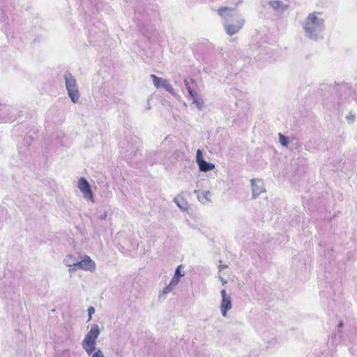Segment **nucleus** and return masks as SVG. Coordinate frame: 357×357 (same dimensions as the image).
I'll return each mask as SVG.
<instances>
[{
    "label": "nucleus",
    "instance_id": "9b49d317",
    "mask_svg": "<svg viewBox=\"0 0 357 357\" xmlns=\"http://www.w3.org/2000/svg\"><path fill=\"white\" fill-rule=\"evenodd\" d=\"M174 202L183 211H187L189 208V204L188 202L183 197L181 194L174 198Z\"/></svg>",
    "mask_w": 357,
    "mask_h": 357
},
{
    "label": "nucleus",
    "instance_id": "412c9836",
    "mask_svg": "<svg viewBox=\"0 0 357 357\" xmlns=\"http://www.w3.org/2000/svg\"><path fill=\"white\" fill-rule=\"evenodd\" d=\"M174 288H173L169 284L163 289V294H167L171 292Z\"/></svg>",
    "mask_w": 357,
    "mask_h": 357
},
{
    "label": "nucleus",
    "instance_id": "6ab92c4d",
    "mask_svg": "<svg viewBox=\"0 0 357 357\" xmlns=\"http://www.w3.org/2000/svg\"><path fill=\"white\" fill-rule=\"evenodd\" d=\"M203 158H202V153L201 151V150L198 149L196 152V160H197V164L199 165V162H200V160H203Z\"/></svg>",
    "mask_w": 357,
    "mask_h": 357
},
{
    "label": "nucleus",
    "instance_id": "f257e3e1",
    "mask_svg": "<svg viewBox=\"0 0 357 357\" xmlns=\"http://www.w3.org/2000/svg\"><path fill=\"white\" fill-rule=\"evenodd\" d=\"M325 20L318 12L309 13L302 22V28L306 38L317 41L324 38Z\"/></svg>",
    "mask_w": 357,
    "mask_h": 357
},
{
    "label": "nucleus",
    "instance_id": "4468645a",
    "mask_svg": "<svg viewBox=\"0 0 357 357\" xmlns=\"http://www.w3.org/2000/svg\"><path fill=\"white\" fill-rule=\"evenodd\" d=\"M193 100V103L196 105L197 107L202 110L204 107V100L198 96L197 93H195L194 96H191Z\"/></svg>",
    "mask_w": 357,
    "mask_h": 357
},
{
    "label": "nucleus",
    "instance_id": "f03ea898",
    "mask_svg": "<svg viewBox=\"0 0 357 357\" xmlns=\"http://www.w3.org/2000/svg\"><path fill=\"white\" fill-rule=\"evenodd\" d=\"M217 12L222 18L225 32L229 36L237 33L245 24L243 17L238 14L234 8L222 7L218 8Z\"/></svg>",
    "mask_w": 357,
    "mask_h": 357
},
{
    "label": "nucleus",
    "instance_id": "f8f14e48",
    "mask_svg": "<svg viewBox=\"0 0 357 357\" xmlns=\"http://www.w3.org/2000/svg\"><path fill=\"white\" fill-rule=\"evenodd\" d=\"M77 261L78 260L75 258V256L73 255H68L64 258L63 263L66 266L69 267L70 269H72L75 268V265L77 264Z\"/></svg>",
    "mask_w": 357,
    "mask_h": 357
},
{
    "label": "nucleus",
    "instance_id": "1a4fd4ad",
    "mask_svg": "<svg viewBox=\"0 0 357 357\" xmlns=\"http://www.w3.org/2000/svg\"><path fill=\"white\" fill-rule=\"evenodd\" d=\"M269 5L278 13H282L289 7V0H271Z\"/></svg>",
    "mask_w": 357,
    "mask_h": 357
},
{
    "label": "nucleus",
    "instance_id": "7ed1b4c3",
    "mask_svg": "<svg viewBox=\"0 0 357 357\" xmlns=\"http://www.w3.org/2000/svg\"><path fill=\"white\" fill-rule=\"evenodd\" d=\"M100 333L98 325L93 324L82 342V348L89 356L96 350V340Z\"/></svg>",
    "mask_w": 357,
    "mask_h": 357
},
{
    "label": "nucleus",
    "instance_id": "b1692460",
    "mask_svg": "<svg viewBox=\"0 0 357 357\" xmlns=\"http://www.w3.org/2000/svg\"><path fill=\"white\" fill-rule=\"evenodd\" d=\"M183 274H181L180 271H179V267H178L175 271V274H174V277H178V278L181 276H183Z\"/></svg>",
    "mask_w": 357,
    "mask_h": 357
},
{
    "label": "nucleus",
    "instance_id": "39448f33",
    "mask_svg": "<svg viewBox=\"0 0 357 357\" xmlns=\"http://www.w3.org/2000/svg\"><path fill=\"white\" fill-rule=\"evenodd\" d=\"M96 268V265L94 261L88 255H84L79 257L77 261L75 268L69 269L70 271H75L77 270H82L85 271L94 272Z\"/></svg>",
    "mask_w": 357,
    "mask_h": 357
},
{
    "label": "nucleus",
    "instance_id": "5701e85b",
    "mask_svg": "<svg viewBox=\"0 0 357 357\" xmlns=\"http://www.w3.org/2000/svg\"><path fill=\"white\" fill-rule=\"evenodd\" d=\"M107 216V213L106 211H105L104 213H102V214L99 215L98 216V218L100 219V220H105L106 219Z\"/></svg>",
    "mask_w": 357,
    "mask_h": 357
},
{
    "label": "nucleus",
    "instance_id": "393cba45",
    "mask_svg": "<svg viewBox=\"0 0 357 357\" xmlns=\"http://www.w3.org/2000/svg\"><path fill=\"white\" fill-rule=\"evenodd\" d=\"M218 278L221 281L222 284H227V280L226 279H225L224 278H222L220 273H219V275H218Z\"/></svg>",
    "mask_w": 357,
    "mask_h": 357
},
{
    "label": "nucleus",
    "instance_id": "2eb2a0df",
    "mask_svg": "<svg viewBox=\"0 0 357 357\" xmlns=\"http://www.w3.org/2000/svg\"><path fill=\"white\" fill-rule=\"evenodd\" d=\"M197 198L203 203L210 202L211 192L208 190L203 191L200 195H197Z\"/></svg>",
    "mask_w": 357,
    "mask_h": 357
},
{
    "label": "nucleus",
    "instance_id": "20e7f679",
    "mask_svg": "<svg viewBox=\"0 0 357 357\" xmlns=\"http://www.w3.org/2000/svg\"><path fill=\"white\" fill-rule=\"evenodd\" d=\"M68 95L73 103H77L80 98L78 85L75 77L69 72L63 75Z\"/></svg>",
    "mask_w": 357,
    "mask_h": 357
},
{
    "label": "nucleus",
    "instance_id": "4be33fe9",
    "mask_svg": "<svg viewBox=\"0 0 357 357\" xmlns=\"http://www.w3.org/2000/svg\"><path fill=\"white\" fill-rule=\"evenodd\" d=\"M95 312V309L93 307H89L88 308V314H89V321L91 319V316Z\"/></svg>",
    "mask_w": 357,
    "mask_h": 357
},
{
    "label": "nucleus",
    "instance_id": "f3484780",
    "mask_svg": "<svg viewBox=\"0 0 357 357\" xmlns=\"http://www.w3.org/2000/svg\"><path fill=\"white\" fill-rule=\"evenodd\" d=\"M184 84H185V86L189 93V96L191 97V96H194V95L196 93H194V91L191 89V87L190 86V83L187 80V79H185L184 80Z\"/></svg>",
    "mask_w": 357,
    "mask_h": 357
},
{
    "label": "nucleus",
    "instance_id": "aec40b11",
    "mask_svg": "<svg viewBox=\"0 0 357 357\" xmlns=\"http://www.w3.org/2000/svg\"><path fill=\"white\" fill-rule=\"evenodd\" d=\"M92 357H105V356L103 355L102 351L100 349H98L93 354Z\"/></svg>",
    "mask_w": 357,
    "mask_h": 357
},
{
    "label": "nucleus",
    "instance_id": "0eeeda50",
    "mask_svg": "<svg viewBox=\"0 0 357 357\" xmlns=\"http://www.w3.org/2000/svg\"><path fill=\"white\" fill-rule=\"evenodd\" d=\"M150 77L151 78L155 88L158 89V88L162 87L167 91H168L169 93H171L172 96H176V93L174 91V89L172 88V86L170 85V84L169 83V82L167 79L161 78V77H158L153 74H151L150 75Z\"/></svg>",
    "mask_w": 357,
    "mask_h": 357
},
{
    "label": "nucleus",
    "instance_id": "423d86ee",
    "mask_svg": "<svg viewBox=\"0 0 357 357\" xmlns=\"http://www.w3.org/2000/svg\"><path fill=\"white\" fill-rule=\"evenodd\" d=\"M222 301L220 304V312L223 317H226L227 312L232 307L231 297L225 289L221 290Z\"/></svg>",
    "mask_w": 357,
    "mask_h": 357
},
{
    "label": "nucleus",
    "instance_id": "6e6552de",
    "mask_svg": "<svg viewBox=\"0 0 357 357\" xmlns=\"http://www.w3.org/2000/svg\"><path fill=\"white\" fill-rule=\"evenodd\" d=\"M77 187L84 199L93 201V193L90 185L85 178L82 177L78 180Z\"/></svg>",
    "mask_w": 357,
    "mask_h": 357
},
{
    "label": "nucleus",
    "instance_id": "bb28decb",
    "mask_svg": "<svg viewBox=\"0 0 357 357\" xmlns=\"http://www.w3.org/2000/svg\"><path fill=\"white\" fill-rule=\"evenodd\" d=\"M343 325H344V324H343L342 321H340L338 326H337L338 328L340 329L341 328H342Z\"/></svg>",
    "mask_w": 357,
    "mask_h": 357
},
{
    "label": "nucleus",
    "instance_id": "a211bd4d",
    "mask_svg": "<svg viewBox=\"0 0 357 357\" xmlns=\"http://www.w3.org/2000/svg\"><path fill=\"white\" fill-rule=\"evenodd\" d=\"M179 282V279H178V277H173V278L172 279L169 284L173 287V288H175L176 286L178 284Z\"/></svg>",
    "mask_w": 357,
    "mask_h": 357
},
{
    "label": "nucleus",
    "instance_id": "ddd939ff",
    "mask_svg": "<svg viewBox=\"0 0 357 357\" xmlns=\"http://www.w3.org/2000/svg\"><path fill=\"white\" fill-rule=\"evenodd\" d=\"M198 165L199 167V170L201 172H204L213 170L215 167V165L213 164H212L211 162H208L205 161L204 160H200V162H199Z\"/></svg>",
    "mask_w": 357,
    "mask_h": 357
},
{
    "label": "nucleus",
    "instance_id": "dca6fc26",
    "mask_svg": "<svg viewBox=\"0 0 357 357\" xmlns=\"http://www.w3.org/2000/svg\"><path fill=\"white\" fill-rule=\"evenodd\" d=\"M278 136L280 144L283 146H287L289 142V138L281 133H279Z\"/></svg>",
    "mask_w": 357,
    "mask_h": 357
},
{
    "label": "nucleus",
    "instance_id": "9d476101",
    "mask_svg": "<svg viewBox=\"0 0 357 357\" xmlns=\"http://www.w3.org/2000/svg\"><path fill=\"white\" fill-rule=\"evenodd\" d=\"M252 188V198L256 199L261 192L265 191L262 181L259 179L251 180Z\"/></svg>",
    "mask_w": 357,
    "mask_h": 357
},
{
    "label": "nucleus",
    "instance_id": "a878e982",
    "mask_svg": "<svg viewBox=\"0 0 357 357\" xmlns=\"http://www.w3.org/2000/svg\"><path fill=\"white\" fill-rule=\"evenodd\" d=\"M227 268V265H220L218 266V268H219V273L221 272V271L224 268Z\"/></svg>",
    "mask_w": 357,
    "mask_h": 357
}]
</instances>
